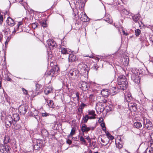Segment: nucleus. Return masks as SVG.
<instances>
[{"label":"nucleus","instance_id":"obj_9","mask_svg":"<svg viewBox=\"0 0 153 153\" xmlns=\"http://www.w3.org/2000/svg\"><path fill=\"white\" fill-rule=\"evenodd\" d=\"M10 147L6 145L4 146L3 145H0V153H7L10 151Z\"/></svg>","mask_w":153,"mask_h":153},{"label":"nucleus","instance_id":"obj_14","mask_svg":"<svg viewBox=\"0 0 153 153\" xmlns=\"http://www.w3.org/2000/svg\"><path fill=\"white\" fill-rule=\"evenodd\" d=\"M2 139H3V142L4 144H7L10 141V139L9 136L6 134L1 135Z\"/></svg>","mask_w":153,"mask_h":153},{"label":"nucleus","instance_id":"obj_41","mask_svg":"<svg viewBox=\"0 0 153 153\" xmlns=\"http://www.w3.org/2000/svg\"><path fill=\"white\" fill-rule=\"evenodd\" d=\"M116 145L117 147L119 149H120L122 148L123 146V144L120 143L119 142L118 143V144H117V143H116Z\"/></svg>","mask_w":153,"mask_h":153},{"label":"nucleus","instance_id":"obj_28","mask_svg":"<svg viewBox=\"0 0 153 153\" xmlns=\"http://www.w3.org/2000/svg\"><path fill=\"white\" fill-rule=\"evenodd\" d=\"M108 139L106 138H103L101 139V141L102 143V145L105 146L108 144Z\"/></svg>","mask_w":153,"mask_h":153},{"label":"nucleus","instance_id":"obj_17","mask_svg":"<svg viewBox=\"0 0 153 153\" xmlns=\"http://www.w3.org/2000/svg\"><path fill=\"white\" fill-rule=\"evenodd\" d=\"M19 111L22 114H24L27 112L26 107L24 105H21L19 108Z\"/></svg>","mask_w":153,"mask_h":153},{"label":"nucleus","instance_id":"obj_33","mask_svg":"<svg viewBox=\"0 0 153 153\" xmlns=\"http://www.w3.org/2000/svg\"><path fill=\"white\" fill-rule=\"evenodd\" d=\"M41 25L44 27H47V25L46 24V20H45L42 21V22H40Z\"/></svg>","mask_w":153,"mask_h":153},{"label":"nucleus","instance_id":"obj_42","mask_svg":"<svg viewBox=\"0 0 153 153\" xmlns=\"http://www.w3.org/2000/svg\"><path fill=\"white\" fill-rule=\"evenodd\" d=\"M106 135L107 136L108 138H109L111 140H112L114 139V137L112 136L109 133H107L106 134Z\"/></svg>","mask_w":153,"mask_h":153},{"label":"nucleus","instance_id":"obj_37","mask_svg":"<svg viewBox=\"0 0 153 153\" xmlns=\"http://www.w3.org/2000/svg\"><path fill=\"white\" fill-rule=\"evenodd\" d=\"M80 141L82 142L83 143V144L85 145H86V141L85 140V139L82 136H81L80 137Z\"/></svg>","mask_w":153,"mask_h":153},{"label":"nucleus","instance_id":"obj_16","mask_svg":"<svg viewBox=\"0 0 153 153\" xmlns=\"http://www.w3.org/2000/svg\"><path fill=\"white\" fill-rule=\"evenodd\" d=\"M88 116H90V119H94L96 118V114H95V111L93 110H89L88 111Z\"/></svg>","mask_w":153,"mask_h":153},{"label":"nucleus","instance_id":"obj_32","mask_svg":"<svg viewBox=\"0 0 153 153\" xmlns=\"http://www.w3.org/2000/svg\"><path fill=\"white\" fill-rule=\"evenodd\" d=\"M22 24V22H18L17 25V27L16 28H14V31L13 32H16L19 29V26Z\"/></svg>","mask_w":153,"mask_h":153},{"label":"nucleus","instance_id":"obj_43","mask_svg":"<svg viewBox=\"0 0 153 153\" xmlns=\"http://www.w3.org/2000/svg\"><path fill=\"white\" fill-rule=\"evenodd\" d=\"M36 91H38L42 87V85L39 84H36Z\"/></svg>","mask_w":153,"mask_h":153},{"label":"nucleus","instance_id":"obj_5","mask_svg":"<svg viewBox=\"0 0 153 153\" xmlns=\"http://www.w3.org/2000/svg\"><path fill=\"white\" fill-rule=\"evenodd\" d=\"M143 123L145 127L148 130L152 129V124L149 119L144 118H143Z\"/></svg>","mask_w":153,"mask_h":153},{"label":"nucleus","instance_id":"obj_13","mask_svg":"<svg viewBox=\"0 0 153 153\" xmlns=\"http://www.w3.org/2000/svg\"><path fill=\"white\" fill-rule=\"evenodd\" d=\"M132 79L135 83H139L140 82V77L138 75V74L136 75L134 74H132L131 76Z\"/></svg>","mask_w":153,"mask_h":153},{"label":"nucleus","instance_id":"obj_59","mask_svg":"<svg viewBox=\"0 0 153 153\" xmlns=\"http://www.w3.org/2000/svg\"><path fill=\"white\" fill-rule=\"evenodd\" d=\"M8 42V41H7V40H6V41L5 42V45L6 46Z\"/></svg>","mask_w":153,"mask_h":153},{"label":"nucleus","instance_id":"obj_18","mask_svg":"<svg viewBox=\"0 0 153 153\" xmlns=\"http://www.w3.org/2000/svg\"><path fill=\"white\" fill-rule=\"evenodd\" d=\"M12 117L13 120V125H15L16 124V122L19 119V115L17 114H14L13 115Z\"/></svg>","mask_w":153,"mask_h":153},{"label":"nucleus","instance_id":"obj_20","mask_svg":"<svg viewBox=\"0 0 153 153\" xmlns=\"http://www.w3.org/2000/svg\"><path fill=\"white\" fill-rule=\"evenodd\" d=\"M38 111L36 110H35L33 112H31L30 114V115L32 117H34L37 120L39 118L38 115Z\"/></svg>","mask_w":153,"mask_h":153},{"label":"nucleus","instance_id":"obj_58","mask_svg":"<svg viewBox=\"0 0 153 153\" xmlns=\"http://www.w3.org/2000/svg\"><path fill=\"white\" fill-rule=\"evenodd\" d=\"M81 105H82V107H85L86 105L85 104H84V103H82Z\"/></svg>","mask_w":153,"mask_h":153},{"label":"nucleus","instance_id":"obj_24","mask_svg":"<svg viewBox=\"0 0 153 153\" xmlns=\"http://www.w3.org/2000/svg\"><path fill=\"white\" fill-rule=\"evenodd\" d=\"M52 90V89L50 87H48L45 89L44 90L45 93L46 94H48L51 93Z\"/></svg>","mask_w":153,"mask_h":153},{"label":"nucleus","instance_id":"obj_36","mask_svg":"<svg viewBox=\"0 0 153 153\" xmlns=\"http://www.w3.org/2000/svg\"><path fill=\"white\" fill-rule=\"evenodd\" d=\"M139 71V74H141L143 75H145L146 74V73L145 71V70L143 69H140V70H138Z\"/></svg>","mask_w":153,"mask_h":153},{"label":"nucleus","instance_id":"obj_34","mask_svg":"<svg viewBox=\"0 0 153 153\" xmlns=\"http://www.w3.org/2000/svg\"><path fill=\"white\" fill-rule=\"evenodd\" d=\"M41 147V145L39 143H38L37 142V143L34 145V148L36 150H38Z\"/></svg>","mask_w":153,"mask_h":153},{"label":"nucleus","instance_id":"obj_64","mask_svg":"<svg viewBox=\"0 0 153 153\" xmlns=\"http://www.w3.org/2000/svg\"><path fill=\"white\" fill-rule=\"evenodd\" d=\"M94 153H98V152H94Z\"/></svg>","mask_w":153,"mask_h":153},{"label":"nucleus","instance_id":"obj_10","mask_svg":"<svg viewBox=\"0 0 153 153\" xmlns=\"http://www.w3.org/2000/svg\"><path fill=\"white\" fill-rule=\"evenodd\" d=\"M49 48L50 49H53L54 48H56L57 44L53 40L49 39L47 42Z\"/></svg>","mask_w":153,"mask_h":153},{"label":"nucleus","instance_id":"obj_46","mask_svg":"<svg viewBox=\"0 0 153 153\" xmlns=\"http://www.w3.org/2000/svg\"><path fill=\"white\" fill-rule=\"evenodd\" d=\"M122 12L126 15H127L129 13V11L126 9L123 10Z\"/></svg>","mask_w":153,"mask_h":153},{"label":"nucleus","instance_id":"obj_1","mask_svg":"<svg viewBox=\"0 0 153 153\" xmlns=\"http://www.w3.org/2000/svg\"><path fill=\"white\" fill-rule=\"evenodd\" d=\"M117 88L119 90L124 91L127 87V82L125 76L120 75L117 79Z\"/></svg>","mask_w":153,"mask_h":153},{"label":"nucleus","instance_id":"obj_11","mask_svg":"<svg viewBox=\"0 0 153 153\" xmlns=\"http://www.w3.org/2000/svg\"><path fill=\"white\" fill-rule=\"evenodd\" d=\"M60 50L61 53L63 54H69V53L71 52L70 49L62 46L60 47Z\"/></svg>","mask_w":153,"mask_h":153},{"label":"nucleus","instance_id":"obj_55","mask_svg":"<svg viewBox=\"0 0 153 153\" xmlns=\"http://www.w3.org/2000/svg\"><path fill=\"white\" fill-rule=\"evenodd\" d=\"M122 30L123 32L124 35H125L126 36H127L128 35V33H126L125 32V31H124L123 29H122Z\"/></svg>","mask_w":153,"mask_h":153},{"label":"nucleus","instance_id":"obj_51","mask_svg":"<svg viewBox=\"0 0 153 153\" xmlns=\"http://www.w3.org/2000/svg\"><path fill=\"white\" fill-rule=\"evenodd\" d=\"M49 115V114H48L47 113H42V116L43 117H46L48 116Z\"/></svg>","mask_w":153,"mask_h":153},{"label":"nucleus","instance_id":"obj_45","mask_svg":"<svg viewBox=\"0 0 153 153\" xmlns=\"http://www.w3.org/2000/svg\"><path fill=\"white\" fill-rule=\"evenodd\" d=\"M38 23L36 22L32 24V27L34 29H35L37 27Z\"/></svg>","mask_w":153,"mask_h":153},{"label":"nucleus","instance_id":"obj_22","mask_svg":"<svg viewBox=\"0 0 153 153\" xmlns=\"http://www.w3.org/2000/svg\"><path fill=\"white\" fill-rule=\"evenodd\" d=\"M69 61L73 62L76 59V56L72 54H69Z\"/></svg>","mask_w":153,"mask_h":153},{"label":"nucleus","instance_id":"obj_40","mask_svg":"<svg viewBox=\"0 0 153 153\" xmlns=\"http://www.w3.org/2000/svg\"><path fill=\"white\" fill-rule=\"evenodd\" d=\"M101 100L100 102L102 103H105L107 102V97H105L104 98L103 97H102V98L101 99Z\"/></svg>","mask_w":153,"mask_h":153},{"label":"nucleus","instance_id":"obj_15","mask_svg":"<svg viewBox=\"0 0 153 153\" xmlns=\"http://www.w3.org/2000/svg\"><path fill=\"white\" fill-rule=\"evenodd\" d=\"M128 106L130 109H131L133 111H136L137 110L136 104L135 103L129 102Z\"/></svg>","mask_w":153,"mask_h":153},{"label":"nucleus","instance_id":"obj_49","mask_svg":"<svg viewBox=\"0 0 153 153\" xmlns=\"http://www.w3.org/2000/svg\"><path fill=\"white\" fill-rule=\"evenodd\" d=\"M76 97H77V100L78 101H79V93L78 92H77L76 93Z\"/></svg>","mask_w":153,"mask_h":153},{"label":"nucleus","instance_id":"obj_44","mask_svg":"<svg viewBox=\"0 0 153 153\" xmlns=\"http://www.w3.org/2000/svg\"><path fill=\"white\" fill-rule=\"evenodd\" d=\"M105 21L110 24H111V23L113 22L112 19L111 18H109L106 19L105 20Z\"/></svg>","mask_w":153,"mask_h":153},{"label":"nucleus","instance_id":"obj_23","mask_svg":"<svg viewBox=\"0 0 153 153\" xmlns=\"http://www.w3.org/2000/svg\"><path fill=\"white\" fill-rule=\"evenodd\" d=\"M122 62L124 65H127L129 63V59L128 57L126 56L123 58L122 59Z\"/></svg>","mask_w":153,"mask_h":153},{"label":"nucleus","instance_id":"obj_60","mask_svg":"<svg viewBox=\"0 0 153 153\" xmlns=\"http://www.w3.org/2000/svg\"><path fill=\"white\" fill-rule=\"evenodd\" d=\"M2 37V35H0V42H1Z\"/></svg>","mask_w":153,"mask_h":153},{"label":"nucleus","instance_id":"obj_3","mask_svg":"<svg viewBox=\"0 0 153 153\" xmlns=\"http://www.w3.org/2000/svg\"><path fill=\"white\" fill-rule=\"evenodd\" d=\"M5 123L7 128L10 127L12 124L13 125V120L12 116L10 115L7 116L5 119Z\"/></svg>","mask_w":153,"mask_h":153},{"label":"nucleus","instance_id":"obj_39","mask_svg":"<svg viewBox=\"0 0 153 153\" xmlns=\"http://www.w3.org/2000/svg\"><path fill=\"white\" fill-rule=\"evenodd\" d=\"M75 130L74 128H72L71 131V132L70 133L69 136L72 137L74 135V134L75 133Z\"/></svg>","mask_w":153,"mask_h":153},{"label":"nucleus","instance_id":"obj_26","mask_svg":"<svg viewBox=\"0 0 153 153\" xmlns=\"http://www.w3.org/2000/svg\"><path fill=\"white\" fill-rule=\"evenodd\" d=\"M134 126L136 128L139 129L141 128L142 126V125L140 122H137L134 123Z\"/></svg>","mask_w":153,"mask_h":153},{"label":"nucleus","instance_id":"obj_7","mask_svg":"<svg viewBox=\"0 0 153 153\" xmlns=\"http://www.w3.org/2000/svg\"><path fill=\"white\" fill-rule=\"evenodd\" d=\"M94 129V127L91 126L88 127L87 125L85 124H82L81 127V129L82 132L87 133L90 130L93 131Z\"/></svg>","mask_w":153,"mask_h":153},{"label":"nucleus","instance_id":"obj_52","mask_svg":"<svg viewBox=\"0 0 153 153\" xmlns=\"http://www.w3.org/2000/svg\"><path fill=\"white\" fill-rule=\"evenodd\" d=\"M3 16H0V24H1L3 22Z\"/></svg>","mask_w":153,"mask_h":153},{"label":"nucleus","instance_id":"obj_61","mask_svg":"<svg viewBox=\"0 0 153 153\" xmlns=\"http://www.w3.org/2000/svg\"><path fill=\"white\" fill-rule=\"evenodd\" d=\"M95 59L97 60L98 61L99 60V58H98V57H96V58Z\"/></svg>","mask_w":153,"mask_h":153},{"label":"nucleus","instance_id":"obj_35","mask_svg":"<svg viewBox=\"0 0 153 153\" xmlns=\"http://www.w3.org/2000/svg\"><path fill=\"white\" fill-rule=\"evenodd\" d=\"M9 74H7L5 75L4 77L5 80H6L8 81H11L12 80L11 79L9 76Z\"/></svg>","mask_w":153,"mask_h":153},{"label":"nucleus","instance_id":"obj_4","mask_svg":"<svg viewBox=\"0 0 153 153\" xmlns=\"http://www.w3.org/2000/svg\"><path fill=\"white\" fill-rule=\"evenodd\" d=\"M79 87L82 90L86 91L87 90L89 87V84L85 82H80L79 85Z\"/></svg>","mask_w":153,"mask_h":153},{"label":"nucleus","instance_id":"obj_21","mask_svg":"<svg viewBox=\"0 0 153 153\" xmlns=\"http://www.w3.org/2000/svg\"><path fill=\"white\" fill-rule=\"evenodd\" d=\"M7 22L10 26H13L14 25V20L10 17L7 18Z\"/></svg>","mask_w":153,"mask_h":153},{"label":"nucleus","instance_id":"obj_56","mask_svg":"<svg viewBox=\"0 0 153 153\" xmlns=\"http://www.w3.org/2000/svg\"><path fill=\"white\" fill-rule=\"evenodd\" d=\"M2 82V79H1V78L0 76V88H1V83Z\"/></svg>","mask_w":153,"mask_h":153},{"label":"nucleus","instance_id":"obj_29","mask_svg":"<svg viewBox=\"0 0 153 153\" xmlns=\"http://www.w3.org/2000/svg\"><path fill=\"white\" fill-rule=\"evenodd\" d=\"M126 98L128 102H130L132 99L131 94L130 93H128Z\"/></svg>","mask_w":153,"mask_h":153},{"label":"nucleus","instance_id":"obj_12","mask_svg":"<svg viewBox=\"0 0 153 153\" xmlns=\"http://www.w3.org/2000/svg\"><path fill=\"white\" fill-rule=\"evenodd\" d=\"M79 16L81 20L82 21L85 22L88 21V16L85 13L83 12H81Z\"/></svg>","mask_w":153,"mask_h":153},{"label":"nucleus","instance_id":"obj_30","mask_svg":"<svg viewBox=\"0 0 153 153\" xmlns=\"http://www.w3.org/2000/svg\"><path fill=\"white\" fill-rule=\"evenodd\" d=\"M88 119H90V116H88V115H85L83 118V122L84 123H86L87 122Z\"/></svg>","mask_w":153,"mask_h":153},{"label":"nucleus","instance_id":"obj_6","mask_svg":"<svg viewBox=\"0 0 153 153\" xmlns=\"http://www.w3.org/2000/svg\"><path fill=\"white\" fill-rule=\"evenodd\" d=\"M116 89V88L114 87H113L111 89L110 91H109L107 89H103L101 91V94L102 95L103 97H107L111 92V90H113L114 91V92L115 93L116 92V91H115Z\"/></svg>","mask_w":153,"mask_h":153},{"label":"nucleus","instance_id":"obj_19","mask_svg":"<svg viewBox=\"0 0 153 153\" xmlns=\"http://www.w3.org/2000/svg\"><path fill=\"white\" fill-rule=\"evenodd\" d=\"M145 152L146 153H153V143H150L149 147Z\"/></svg>","mask_w":153,"mask_h":153},{"label":"nucleus","instance_id":"obj_57","mask_svg":"<svg viewBox=\"0 0 153 153\" xmlns=\"http://www.w3.org/2000/svg\"><path fill=\"white\" fill-rule=\"evenodd\" d=\"M86 56L89 57L91 58H94V56H89L88 55H87Z\"/></svg>","mask_w":153,"mask_h":153},{"label":"nucleus","instance_id":"obj_8","mask_svg":"<svg viewBox=\"0 0 153 153\" xmlns=\"http://www.w3.org/2000/svg\"><path fill=\"white\" fill-rule=\"evenodd\" d=\"M59 69L57 66L53 68L48 73V75H51L52 77L54 76L55 75H57Z\"/></svg>","mask_w":153,"mask_h":153},{"label":"nucleus","instance_id":"obj_31","mask_svg":"<svg viewBox=\"0 0 153 153\" xmlns=\"http://www.w3.org/2000/svg\"><path fill=\"white\" fill-rule=\"evenodd\" d=\"M45 100L47 102L48 106L50 108H53V101L51 100L49 101V102L48 103V100L45 99Z\"/></svg>","mask_w":153,"mask_h":153},{"label":"nucleus","instance_id":"obj_38","mask_svg":"<svg viewBox=\"0 0 153 153\" xmlns=\"http://www.w3.org/2000/svg\"><path fill=\"white\" fill-rule=\"evenodd\" d=\"M140 30L139 29H137L135 30V33L136 36H138L140 33Z\"/></svg>","mask_w":153,"mask_h":153},{"label":"nucleus","instance_id":"obj_50","mask_svg":"<svg viewBox=\"0 0 153 153\" xmlns=\"http://www.w3.org/2000/svg\"><path fill=\"white\" fill-rule=\"evenodd\" d=\"M85 139H86L88 141V143H91V139L90 138L89 136H87L86 138H85Z\"/></svg>","mask_w":153,"mask_h":153},{"label":"nucleus","instance_id":"obj_62","mask_svg":"<svg viewBox=\"0 0 153 153\" xmlns=\"http://www.w3.org/2000/svg\"><path fill=\"white\" fill-rule=\"evenodd\" d=\"M17 1H20L21 0H16Z\"/></svg>","mask_w":153,"mask_h":153},{"label":"nucleus","instance_id":"obj_25","mask_svg":"<svg viewBox=\"0 0 153 153\" xmlns=\"http://www.w3.org/2000/svg\"><path fill=\"white\" fill-rule=\"evenodd\" d=\"M89 99L91 101H94L97 99V97L95 94H91L89 95Z\"/></svg>","mask_w":153,"mask_h":153},{"label":"nucleus","instance_id":"obj_27","mask_svg":"<svg viewBox=\"0 0 153 153\" xmlns=\"http://www.w3.org/2000/svg\"><path fill=\"white\" fill-rule=\"evenodd\" d=\"M140 16V14H137L136 15H134V16H132V18L135 22H137L139 19Z\"/></svg>","mask_w":153,"mask_h":153},{"label":"nucleus","instance_id":"obj_54","mask_svg":"<svg viewBox=\"0 0 153 153\" xmlns=\"http://www.w3.org/2000/svg\"><path fill=\"white\" fill-rule=\"evenodd\" d=\"M103 120L102 117L100 118L99 120H98L99 123H101L102 122Z\"/></svg>","mask_w":153,"mask_h":153},{"label":"nucleus","instance_id":"obj_53","mask_svg":"<svg viewBox=\"0 0 153 153\" xmlns=\"http://www.w3.org/2000/svg\"><path fill=\"white\" fill-rule=\"evenodd\" d=\"M67 143L69 144H71L72 143V141L70 140H68L67 141Z\"/></svg>","mask_w":153,"mask_h":153},{"label":"nucleus","instance_id":"obj_2","mask_svg":"<svg viewBox=\"0 0 153 153\" xmlns=\"http://www.w3.org/2000/svg\"><path fill=\"white\" fill-rule=\"evenodd\" d=\"M79 75V71L76 69H72L68 72V75L72 80L77 79Z\"/></svg>","mask_w":153,"mask_h":153},{"label":"nucleus","instance_id":"obj_63","mask_svg":"<svg viewBox=\"0 0 153 153\" xmlns=\"http://www.w3.org/2000/svg\"><path fill=\"white\" fill-rule=\"evenodd\" d=\"M81 6V7L82 8V7H84V6Z\"/></svg>","mask_w":153,"mask_h":153},{"label":"nucleus","instance_id":"obj_47","mask_svg":"<svg viewBox=\"0 0 153 153\" xmlns=\"http://www.w3.org/2000/svg\"><path fill=\"white\" fill-rule=\"evenodd\" d=\"M22 89L24 94L26 95L27 94V91L26 90L23 88H22Z\"/></svg>","mask_w":153,"mask_h":153},{"label":"nucleus","instance_id":"obj_48","mask_svg":"<svg viewBox=\"0 0 153 153\" xmlns=\"http://www.w3.org/2000/svg\"><path fill=\"white\" fill-rule=\"evenodd\" d=\"M101 126L102 128V130L104 131H105L106 130V128L105 127V124L104 123H101Z\"/></svg>","mask_w":153,"mask_h":153}]
</instances>
